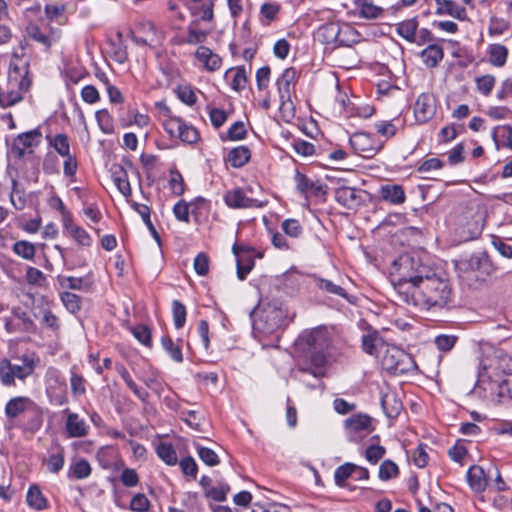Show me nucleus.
<instances>
[{"instance_id": "nucleus-10", "label": "nucleus", "mask_w": 512, "mask_h": 512, "mask_svg": "<svg viewBox=\"0 0 512 512\" xmlns=\"http://www.w3.org/2000/svg\"><path fill=\"white\" fill-rule=\"evenodd\" d=\"M437 100L432 93H422L414 103V116L419 124L430 121L436 114Z\"/></svg>"}, {"instance_id": "nucleus-39", "label": "nucleus", "mask_w": 512, "mask_h": 512, "mask_svg": "<svg viewBox=\"0 0 512 512\" xmlns=\"http://www.w3.org/2000/svg\"><path fill=\"white\" fill-rule=\"evenodd\" d=\"M26 501L27 504L35 510H43L48 506L47 499L36 485L28 489Z\"/></svg>"}, {"instance_id": "nucleus-33", "label": "nucleus", "mask_w": 512, "mask_h": 512, "mask_svg": "<svg viewBox=\"0 0 512 512\" xmlns=\"http://www.w3.org/2000/svg\"><path fill=\"white\" fill-rule=\"evenodd\" d=\"M382 408L389 418H396L402 411V402L397 398L394 393L385 394L381 398Z\"/></svg>"}, {"instance_id": "nucleus-26", "label": "nucleus", "mask_w": 512, "mask_h": 512, "mask_svg": "<svg viewBox=\"0 0 512 512\" xmlns=\"http://www.w3.org/2000/svg\"><path fill=\"white\" fill-rule=\"evenodd\" d=\"M345 428L349 433L366 432L370 433L371 418L367 414H355L347 418L344 422Z\"/></svg>"}, {"instance_id": "nucleus-2", "label": "nucleus", "mask_w": 512, "mask_h": 512, "mask_svg": "<svg viewBox=\"0 0 512 512\" xmlns=\"http://www.w3.org/2000/svg\"><path fill=\"white\" fill-rule=\"evenodd\" d=\"M452 294L449 279L430 270L402 302L420 311H439L451 302Z\"/></svg>"}, {"instance_id": "nucleus-25", "label": "nucleus", "mask_w": 512, "mask_h": 512, "mask_svg": "<svg viewBox=\"0 0 512 512\" xmlns=\"http://www.w3.org/2000/svg\"><path fill=\"white\" fill-rule=\"evenodd\" d=\"M381 198L390 204L400 205L406 200L404 189L401 185L385 184L380 187Z\"/></svg>"}, {"instance_id": "nucleus-20", "label": "nucleus", "mask_w": 512, "mask_h": 512, "mask_svg": "<svg viewBox=\"0 0 512 512\" xmlns=\"http://www.w3.org/2000/svg\"><path fill=\"white\" fill-rule=\"evenodd\" d=\"M26 34L29 39L42 45L45 50H49L52 43L58 38L55 33H48L46 29H42L38 24L33 22L26 26Z\"/></svg>"}, {"instance_id": "nucleus-11", "label": "nucleus", "mask_w": 512, "mask_h": 512, "mask_svg": "<svg viewBox=\"0 0 512 512\" xmlns=\"http://www.w3.org/2000/svg\"><path fill=\"white\" fill-rule=\"evenodd\" d=\"M223 200L225 204L232 209L262 208L267 203L248 197L241 188L228 190L224 194Z\"/></svg>"}, {"instance_id": "nucleus-55", "label": "nucleus", "mask_w": 512, "mask_h": 512, "mask_svg": "<svg viewBox=\"0 0 512 512\" xmlns=\"http://www.w3.org/2000/svg\"><path fill=\"white\" fill-rule=\"evenodd\" d=\"M194 447L198 453L199 458L208 466H216L219 464V457L210 448L204 447L199 443H194Z\"/></svg>"}, {"instance_id": "nucleus-62", "label": "nucleus", "mask_w": 512, "mask_h": 512, "mask_svg": "<svg viewBox=\"0 0 512 512\" xmlns=\"http://www.w3.org/2000/svg\"><path fill=\"white\" fill-rule=\"evenodd\" d=\"M47 386L53 385L55 390H65L66 382L60 371L56 368H49L46 373Z\"/></svg>"}, {"instance_id": "nucleus-15", "label": "nucleus", "mask_w": 512, "mask_h": 512, "mask_svg": "<svg viewBox=\"0 0 512 512\" xmlns=\"http://www.w3.org/2000/svg\"><path fill=\"white\" fill-rule=\"evenodd\" d=\"M309 350L327 351L330 345L328 333L325 329L316 328L302 336Z\"/></svg>"}, {"instance_id": "nucleus-7", "label": "nucleus", "mask_w": 512, "mask_h": 512, "mask_svg": "<svg viewBox=\"0 0 512 512\" xmlns=\"http://www.w3.org/2000/svg\"><path fill=\"white\" fill-rule=\"evenodd\" d=\"M382 366L394 374H406L417 368L413 357L396 346L386 348L382 357Z\"/></svg>"}, {"instance_id": "nucleus-46", "label": "nucleus", "mask_w": 512, "mask_h": 512, "mask_svg": "<svg viewBox=\"0 0 512 512\" xmlns=\"http://www.w3.org/2000/svg\"><path fill=\"white\" fill-rule=\"evenodd\" d=\"M12 250L17 256L25 260H33L36 253L35 245L26 240L16 241L13 244Z\"/></svg>"}, {"instance_id": "nucleus-28", "label": "nucleus", "mask_w": 512, "mask_h": 512, "mask_svg": "<svg viewBox=\"0 0 512 512\" xmlns=\"http://www.w3.org/2000/svg\"><path fill=\"white\" fill-rule=\"evenodd\" d=\"M251 158V151L247 146L241 145L231 149L225 160L233 168H241L249 162Z\"/></svg>"}, {"instance_id": "nucleus-17", "label": "nucleus", "mask_w": 512, "mask_h": 512, "mask_svg": "<svg viewBox=\"0 0 512 512\" xmlns=\"http://www.w3.org/2000/svg\"><path fill=\"white\" fill-rule=\"evenodd\" d=\"M326 363V351L309 350V363L299 364L298 371L321 377V369Z\"/></svg>"}, {"instance_id": "nucleus-47", "label": "nucleus", "mask_w": 512, "mask_h": 512, "mask_svg": "<svg viewBox=\"0 0 512 512\" xmlns=\"http://www.w3.org/2000/svg\"><path fill=\"white\" fill-rule=\"evenodd\" d=\"M50 145L55 149V151L62 157L68 156L71 154L70 152V143L68 136L66 134L60 133L55 135L54 137H47Z\"/></svg>"}, {"instance_id": "nucleus-57", "label": "nucleus", "mask_w": 512, "mask_h": 512, "mask_svg": "<svg viewBox=\"0 0 512 512\" xmlns=\"http://www.w3.org/2000/svg\"><path fill=\"white\" fill-rule=\"evenodd\" d=\"M230 487L226 483H219L217 486H212L204 492L206 498L212 499L217 502H222L226 499Z\"/></svg>"}, {"instance_id": "nucleus-29", "label": "nucleus", "mask_w": 512, "mask_h": 512, "mask_svg": "<svg viewBox=\"0 0 512 512\" xmlns=\"http://www.w3.org/2000/svg\"><path fill=\"white\" fill-rule=\"evenodd\" d=\"M508 48L502 44H490L487 47L489 63L494 67H503L508 58Z\"/></svg>"}, {"instance_id": "nucleus-6", "label": "nucleus", "mask_w": 512, "mask_h": 512, "mask_svg": "<svg viewBox=\"0 0 512 512\" xmlns=\"http://www.w3.org/2000/svg\"><path fill=\"white\" fill-rule=\"evenodd\" d=\"M298 74L295 68L289 67L283 71L276 81V86L280 98L279 110L283 117L294 116V104L291 96L297 82Z\"/></svg>"}, {"instance_id": "nucleus-22", "label": "nucleus", "mask_w": 512, "mask_h": 512, "mask_svg": "<svg viewBox=\"0 0 512 512\" xmlns=\"http://www.w3.org/2000/svg\"><path fill=\"white\" fill-rule=\"evenodd\" d=\"M435 3L437 15H449L458 20H465L467 18L466 9L454 0H435Z\"/></svg>"}, {"instance_id": "nucleus-53", "label": "nucleus", "mask_w": 512, "mask_h": 512, "mask_svg": "<svg viewBox=\"0 0 512 512\" xmlns=\"http://www.w3.org/2000/svg\"><path fill=\"white\" fill-rule=\"evenodd\" d=\"M399 475V467L392 460H384L380 467L378 476L382 481H388L393 478H396Z\"/></svg>"}, {"instance_id": "nucleus-48", "label": "nucleus", "mask_w": 512, "mask_h": 512, "mask_svg": "<svg viewBox=\"0 0 512 512\" xmlns=\"http://www.w3.org/2000/svg\"><path fill=\"white\" fill-rule=\"evenodd\" d=\"M232 75L231 87L235 91H241L245 88L247 83V76L244 67L231 68L226 72V77Z\"/></svg>"}, {"instance_id": "nucleus-61", "label": "nucleus", "mask_w": 512, "mask_h": 512, "mask_svg": "<svg viewBox=\"0 0 512 512\" xmlns=\"http://www.w3.org/2000/svg\"><path fill=\"white\" fill-rule=\"evenodd\" d=\"M186 308L179 300H174L172 303V315L174 326L177 329L182 328L186 322Z\"/></svg>"}, {"instance_id": "nucleus-14", "label": "nucleus", "mask_w": 512, "mask_h": 512, "mask_svg": "<svg viewBox=\"0 0 512 512\" xmlns=\"http://www.w3.org/2000/svg\"><path fill=\"white\" fill-rule=\"evenodd\" d=\"M468 227V231L471 234V237L474 238L478 236L483 229V214L478 205L472 204L466 207V210L463 212L462 219L460 222H464Z\"/></svg>"}, {"instance_id": "nucleus-58", "label": "nucleus", "mask_w": 512, "mask_h": 512, "mask_svg": "<svg viewBox=\"0 0 512 512\" xmlns=\"http://www.w3.org/2000/svg\"><path fill=\"white\" fill-rule=\"evenodd\" d=\"M10 203L16 210L24 209L26 205V199L23 190L18 189V182L16 179H12V191L10 193Z\"/></svg>"}, {"instance_id": "nucleus-64", "label": "nucleus", "mask_w": 512, "mask_h": 512, "mask_svg": "<svg viewBox=\"0 0 512 512\" xmlns=\"http://www.w3.org/2000/svg\"><path fill=\"white\" fill-rule=\"evenodd\" d=\"M386 454V449L380 445H370L366 448L365 458L372 464H377Z\"/></svg>"}, {"instance_id": "nucleus-40", "label": "nucleus", "mask_w": 512, "mask_h": 512, "mask_svg": "<svg viewBox=\"0 0 512 512\" xmlns=\"http://www.w3.org/2000/svg\"><path fill=\"white\" fill-rule=\"evenodd\" d=\"M417 28L418 22L415 18H412L397 24L396 31L405 40L414 43L416 42Z\"/></svg>"}, {"instance_id": "nucleus-42", "label": "nucleus", "mask_w": 512, "mask_h": 512, "mask_svg": "<svg viewBox=\"0 0 512 512\" xmlns=\"http://www.w3.org/2000/svg\"><path fill=\"white\" fill-rule=\"evenodd\" d=\"M158 457L167 465L173 466L177 463L178 458L172 444L161 442L156 447Z\"/></svg>"}, {"instance_id": "nucleus-51", "label": "nucleus", "mask_w": 512, "mask_h": 512, "mask_svg": "<svg viewBox=\"0 0 512 512\" xmlns=\"http://www.w3.org/2000/svg\"><path fill=\"white\" fill-rule=\"evenodd\" d=\"M500 131V137L503 140V146L512 150V126L504 125L501 127H495L492 131V138L495 142L496 148L499 149L498 133Z\"/></svg>"}, {"instance_id": "nucleus-16", "label": "nucleus", "mask_w": 512, "mask_h": 512, "mask_svg": "<svg viewBox=\"0 0 512 512\" xmlns=\"http://www.w3.org/2000/svg\"><path fill=\"white\" fill-rule=\"evenodd\" d=\"M357 15L366 20H375L383 16L385 10L375 0H354Z\"/></svg>"}, {"instance_id": "nucleus-19", "label": "nucleus", "mask_w": 512, "mask_h": 512, "mask_svg": "<svg viewBox=\"0 0 512 512\" xmlns=\"http://www.w3.org/2000/svg\"><path fill=\"white\" fill-rule=\"evenodd\" d=\"M233 253L237 259V277L243 281L254 267V260L249 251L242 246L234 245Z\"/></svg>"}, {"instance_id": "nucleus-50", "label": "nucleus", "mask_w": 512, "mask_h": 512, "mask_svg": "<svg viewBox=\"0 0 512 512\" xmlns=\"http://www.w3.org/2000/svg\"><path fill=\"white\" fill-rule=\"evenodd\" d=\"M382 343V338L379 337L376 331L369 332L362 336V348L369 355H376L378 346Z\"/></svg>"}, {"instance_id": "nucleus-12", "label": "nucleus", "mask_w": 512, "mask_h": 512, "mask_svg": "<svg viewBox=\"0 0 512 512\" xmlns=\"http://www.w3.org/2000/svg\"><path fill=\"white\" fill-rule=\"evenodd\" d=\"M295 182L297 190L303 194L306 198L314 197L316 199L325 200L327 193L326 185H323L320 181H312L307 178L304 174L296 171Z\"/></svg>"}, {"instance_id": "nucleus-3", "label": "nucleus", "mask_w": 512, "mask_h": 512, "mask_svg": "<svg viewBox=\"0 0 512 512\" xmlns=\"http://www.w3.org/2000/svg\"><path fill=\"white\" fill-rule=\"evenodd\" d=\"M431 269L418 257L410 254L400 255L390 268V281L397 293L398 300L403 301L413 292L415 286Z\"/></svg>"}, {"instance_id": "nucleus-23", "label": "nucleus", "mask_w": 512, "mask_h": 512, "mask_svg": "<svg viewBox=\"0 0 512 512\" xmlns=\"http://www.w3.org/2000/svg\"><path fill=\"white\" fill-rule=\"evenodd\" d=\"M111 175L119 192L127 199L131 197L132 188L128 179V174L124 168L119 164H113L111 167Z\"/></svg>"}, {"instance_id": "nucleus-8", "label": "nucleus", "mask_w": 512, "mask_h": 512, "mask_svg": "<svg viewBox=\"0 0 512 512\" xmlns=\"http://www.w3.org/2000/svg\"><path fill=\"white\" fill-rule=\"evenodd\" d=\"M131 39L138 45L156 46L164 39V33L153 22L143 20L130 32Z\"/></svg>"}, {"instance_id": "nucleus-4", "label": "nucleus", "mask_w": 512, "mask_h": 512, "mask_svg": "<svg viewBox=\"0 0 512 512\" xmlns=\"http://www.w3.org/2000/svg\"><path fill=\"white\" fill-rule=\"evenodd\" d=\"M285 319L286 310L279 301H262L253 319V329L263 336H270L283 327Z\"/></svg>"}, {"instance_id": "nucleus-37", "label": "nucleus", "mask_w": 512, "mask_h": 512, "mask_svg": "<svg viewBox=\"0 0 512 512\" xmlns=\"http://www.w3.org/2000/svg\"><path fill=\"white\" fill-rule=\"evenodd\" d=\"M117 458L118 454L111 446L101 447L96 454V459L103 469H111L116 463Z\"/></svg>"}, {"instance_id": "nucleus-9", "label": "nucleus", "mask_w": 512, "mask_h": 512, "mask_svg": "<svg viewBox=\"0 0 512 512\" xmlns=\"http://www.w3.org/2000/svg\"><path fill=\"white\" fill-rule=\"evenodd\" d=\"M349 142L353 151L363 158L374 157L382 148L381 142L366 132H356L352 134Z\"/></svg>"}, {"instance_id": "nucleus-34", "label": "nucleus", "mask_w": 512, "mask_h": 512, "mask_svg": "<svg viewBox=\"0 0 512 512\" xmlns=\"http://www.w3.org/2000/svg\"><path fill=\"white\" fill-rule=\"evenodd\" d=\"M340 33V24L337 22H330L322 25L318 29V37L325 44L336 45L337 36Z\"/></svg>"}, {"instance_id": "nucleus-52", "label": "nucleus", "mask_w": 512, "mask_h": 512, "mask_svg": "<svg viewBox=\"0 0 512 512\" xmlns=\"http://www.w3.org/2000/svg\"><path fill=\"white\" fill-rule=\"evenodd\" d=\"M495 83L496 78L491 74H486L475 78L476 89L480 94L484 96L491 94Z\"/></svg>"}, {"instance_id": "nucleus-18", "label": "nucleus", "mask_w": 512, "mask_h": 512, "mask_svg": "<svg viewBox=\"0 0 512 512\" xmlns=\"http://www.w3.org/2000/svg\"><path fill=\"white\" fill-rule=\"evenodd\" d=\"M41 136V132L38 129L19 134L14 141L13 150L17 153L18 157H22L28 148L38 146Z\"/></svg>"}, {"instance_id": "nucleus-56", "label": "nucleus", "mask_w": 512, "mask_h": 512, "mask_svg": "<svg viewBox=\"0 0 512 512\" xmlns=\"http://www.w3.org/2000/svg\"><path fill=\"white\" fill-rule=\"evenodd\" d=\"M61 301L65 308L72 314L77 313L81 309V298L72 292L61 293Z\"/></svg>"}, {"instance_id": "nucleus-1", "label": "nucleus", "mask_w": 512, "mask_h": 512, "mask_svg": "<svg viewBox=\"0 0 512 512\" xmlns=\"http://www.w3.org/2000/svg\"><path fill=\"white\" fill-rule=\"evenodd\" d=\"M475 391L493 404L512 399V357L502 350L484 357Z\"/></svg>"}, {"instance_id": "nucleus-24", "label": "nucleus", "mask_w": 512, "mask_h": 512, "mask_svg": "<svg viewBox=\"0 0 512 512\" xmlns=\"http://www.w3.org/2000/svg\"><path fill=\"white\" fill-rule=\"evenodd\" d=\"M467 482L469 487L474 492H483L487 485L488 480L482 467L478 465H472L467 471Z\"/></svg>"}, {"instance_id": "nucleus-27", "label": "nucleus", "mask_w": 512, "mask_h": 512, "mask_svg": "<svg viewBox=\"0 0 512 512\" xmlns=\"http://www.w3.org/2000/svg\"><path fill=\"white\" fill-rule=\"evenodd\" d=\"M423 63L428 68H435L444 58V50L438 44H430L420 53Z\"/></svg>"}, {"instance_id": "nucleus-54", "label": "nucleus", "mask_w": 512, "mask_h": 512, "mask_svg": "<svg viewBox=\"0 0 512 512\" xmlns=\"http://www.w3.org/2000/svg\"><path fill=\"white\" fill-rule=\"evenodd\" d=\"M65 456L63 448H59L58 452L51 454L45 461L47 469L53 474L59 473L64 467Z\"/></svg>"}, {"instance_id": "nucleus-36", "label": "nucleus", "mask_w": 512, "mask_h": 512, "mask_svg": "<svg viewBox=\"0 0 512 512\" xmlns=\"http://www.w3.org/2000/svg\"><path fill=\"white\" fill-rule=\"evenodd\" d=\"M165 110L167 118L163 121V128L171 138H177L185 121L180 117L171 115L169 108H166Z\"/></svg>"}, {"instance_id": "nucleus-31", "label": "nucleus", "mask_w": 512, "mask_h": 512, "mask_svg": "<svg viewBox=\"0 0 512 512\" xmlns=\"http://www.w3.org/2000/svg\"><path fill=\"white\" fill-rule=\"evenodd\" d=\"M117 371L133 394L143 403H146L150 396L149 392L135 383L128 370L123 365L117 366Z\"/></svg>"}, {"instance_id": "nucleus-45", "label": "nucleus", "mask_w": 512, "mask_h": 512, "mask_svg": "<svg viewBox=\"0 0 512 512\" xmlns=\"http://www.w3.org/2000/svg\"><path fill=\"white\" fill-rule=\"evenodd\" d=\"M316 286L321 291L340 296L342 298L348 299V294L345 291L344 288H342L340 285H337L333 283L331 280L324 279V278H316Z\"/></svg>"}, {"instance_id": "nucleus-63", "label": "nucleus", "mask_w": 512, "mask_h": 512, "mask_svg": "<svg viewBox=\"0 0 512 512\" xmlns=\"http://www.w3.org/2000/svg\"><path fill=\"white\" fill-rule=\"evenodd\" d=\"M85 379L82 375L76 373L74 368L71 369L70 386L74 396H82L86 392Z\"/></svg>"}, {"instance_id": "nucleus-49", "label": "nucleus", "mask_w": 512, "mask_h": 512, "mask_svg": "<svg viewBox=\"0 0 512 512\" xmlns=\"http://www.w3.org/2000/svg\"><path fill=\"white\" fill-rule=\"evenodd\" d=\"M358 33L350 25H340V33L337 36L336 46H351L357 42Z\"/></svg>"}, {"instance_id": "nucleus-59", "label": "nucleus", "mask_w": 512, "mask_h": 512, "mask_svg": "<svg viewBox=\"0 0 512 512\" xmlns=\"http://www.w3.org/2000/svg\"><path fill=\"white\" fill-rule=\"evenodd\" d=\"M182 419L185 423L193 428L196 431H202V424L204 422V416L202 413H199L194 410H189L186 412H182Z\"/></svg>"}, {"instance_id": "nucleus-60", "label": "nucleus", "mask_w": 512, "mask_h": 512, "mask_svg": "<svg viewBox=\"0 0 512 512\" xmlns=\"http://www.w3.org/2000/svg\"><path fill=\"white\" fill-rule=\"evenodd\" d=\"M177 138L180 139L183 143L195 144L199 141L200 134L195 127L185 122Z\"/></svg>"}, {"instance_id": "nucleus-41", "label": "nucleus", "mask_w": 512, "mask_h": 512, "mask_svg": "<svg viewBox=\"0 0 512 512\" xmlns=\"http://www.w3.org/2000/svg\"><path fill=\"white\" fill-rule=\"evenodd\" d=\"M161 345L165 352L170 356V358L176 363L183 362V354L181 346L178 343H175L173 339L165 335L161 338Z\"/></svg>"}, {"instance_id": "nucleus-21", "label": "nucleus", "mask_w": 512, "mask_h": 512, "mask_svg": "<svg viewBox=\"0 0 512 512\" xmlns=\"http://www.w3.org/2000/svg\"><path fill=\"white\" fill-rule=\"evenodd\" d=\"M195 57L203 68L209 72L220 69L222 65V58L206 46H199L195 52Z\"/></svg>"}, {"instance_id": "nucleus-44", "label": "nucleus", "mask_w": 512, "mask_h": 512, "mask_svg": "<svg viewBox=\"0 0 512 512\" xmlns=\"http://www.w3.org/2000/svg\"><path fill=\"white\" fill-rule=\"evenodd\" d=\"M95 118L97 120L98 126L102 133L106 135L113 134L115 131L114 128V120L111 114L106 109L98 110L95 113Z\"/></svg>"}, {"instance_id": "nucleus-43", "label": "nucleus", "mask_w": 512, "mask_h": 512, "mask_svg": "<svg viewBox=\"0 0 512 512\" xmlns=\"http://www.w3.org/2000/svg\"><path fill=\"white\" fill-rule=\"evenodd\" d=\"M356 464L354 463H344L336 468L334 472V481L338 487L344 488L346 487V481L349 477H351L355 472Z\"/></svg>"}, {"instance_id": "nucleus-13", "label": "nucleus", "mask_w": 512, "mask_h": 512, "mask_svg": "<svg viewBox=\"0 0 512 512\" xmlns=\"http://www.w3.org/2000/svg\"><path fill=\"white\" fill-rule=\"evenodd\" d=\"M66 414L65 431L68 438H82L89 433V425L79 414L69 409L63 411Z\"/></svg>"}, {"instance_id": "nucleus-38", "label": "nucleus", "mask_w": 512, "mask_h": 512, "mask_svg": "<svg viewBox=\"0 0 512 512\" xmlns=\"http://www.w3.org/2000/svg\"><path fill=\"white\" fill-rule=\"evenodd\" d=\"M92 467L85 459H80L70 465L68 477L77 480L86 479L91 475Z\"/></svg>"}, {"instance_id": "nucleus-30", "label": "nucleus", "mask_w": 512, "mask_h": 512, "mask_svg": "<svg viewBox=\"0 0 512 512\" xmlns=\"http://www.w3.org/2000/svg\"><path fill=\"white\" fill-rule=\"evenodd\" d=\"M65 231L81 246H90L92 239L90 235L82 227L76 225L73 219H68L63 224Z\"/></svg>"}, {"instance_id": "nucleus-5", "label": "nucleus", "mask_w": 512, "mask_h": 512, "mask_svg": "<svg viewBox=\"0 0 512 512\" xmlns=\"http://www.w3.org/2000/svg\"><path fill=\"white\" fill-rule=\"evenodd\" d=\"M35 369V360L31 355L24 354L15 358L14 361L2 359L0 361V380L3 385L15 384V379L24 380L30 376Z\"/></svg>"}, {"instance_id": "nucleus-32", "label": "nucleus", "mask_w": 512, "mask_h": 512, "mask_svg": "<svg viewBox=\"0 0 512 512\" xmlns=\"http://www.w3.org/2000/svg\"><path fill=\"white\" fill-rule=\"evenodd\" d=\"M335 199L336 201L347 208H352L359 202V196L357 195V190L352 187H339L335 191Z\"/></svg>"}, {"instance_id": "nucleus-35", "label": "nucleus", "mask_w": 512, "mask_h": 512, "mask_svg": "<svg viewBox=\"0 0 512 512\" xmlns=\"http://www.w3.org/2000/svg\"><path fill=\"white\" fill-rule=\"evenodd\" d=\"M32 402L26 397H15L8 401L5 414L8 418H16L27 410V405Z\"/></svg>"}]
</instances>
